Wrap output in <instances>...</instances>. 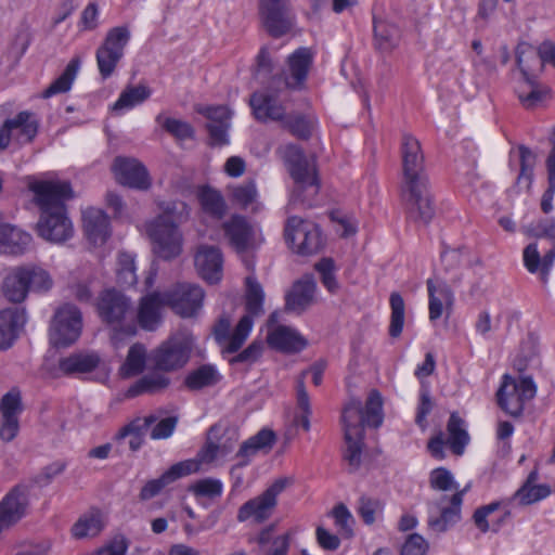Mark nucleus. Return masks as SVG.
Returning a JSON list of instances; mask_svg holds the SVG:
<instances>
[{
	"label": "nucleus",
	"instance_id": "obj_32",
	"mask_svg": "<svg viewBox=\"0 0 555 555\" xmlns=\"http://www.w3.org/2000/svg\"><path fill=\"white\" fill-rule=\"evenodd\" d=\"M427 289L429 297V319L438 320L442 315L443 302L451 305L453 301V293L449 284L436 276L427 280Z\"/></svg>",
	"mask_w": 555,
	"mask_h": 555
},
{
	"label": "nucleus",
	"instance_id": "obj_43",
	"mask_svg": "<svg viewBox=\"0 0 555 555\" xmlns=\"http://www.w3.org/2000/svg\"><path fill=\"white\" fill-rule=\"evenodd\" d=\"M219 431L220 428L217 425H214L208 429L205 444L198 451L197 459L195 460L198 467L202 463L209 464L219 455H225L229 452V449H227L225 446L220 444L218 441Z\"/></svg>",
	"mask_w": 555,
	"mask_h": 555
},
{
	"label": "nucleus",
	"instance_id": "obj_61",
	"mask_svg": "<svg viewBox=\"0 0 555 555\" xmlns=\"http://www.w3.org/2000/svg\"><path fill=\"white\" fill-rule=\"evenodd\" d=\"M315 269L321 273L323 285L330 293H335L338 289V283L334 274V262L331 258H323L317 264Z\"/></svg>",
	"mask_w": 555,
	"mask_h": 555
},
{
	"label": "nucleus",
	"instance_id": "obj_50",
	"mask_svg": "<svg viewBox=\"0 0 555 555\" xmlns=\"http://www.w3.org/2000/svg\"><path fill=\"white\" fill-rule=\"evenodd\" d=\"M156 121L163 127V129L178 140H186L194 137V129L186 121L164 117L162 114L156 117Z\"/></svg>",
	"mask_w": 555,
	"mask_h": 555
},
{
	"label": "nucleus",
	"instance_id": "obj_5",
	"mask_svg": "<svg viewBox=\"0 0 555 555\" xmlns=\"http://www.w3.org/2000/svg\"><path fill=\"white\" fill-rule=\"evenodd\" d=\"M283 159L295 183L288 206L311 207L320 191L314 163L308 160L304 151L295 144L283 149Z\"/></svg>",
	"mask_w": 555,
	"mask_h": 555
},
{
	"label": "nucleus",
	"instance_id": "obj_17",
	"mask_svg": "<svg viewBox=\"0 0 555 555\" xmlns=\"http://www.w3.org/2000/svg\"><path fill=\"white\" fill-rule=\"evenodd\" d=\"M38 132V121L30 112H21L14 118L7 119L0 127V151L5 150L15 133L21 143H30Z\"/></svg>",
	"mask_w": 555,
	"mask_h": 555
},
{
	"label": "nucleus",
	"instance_id": "obj_12",
	"mask_svg": "<svg viewBox=\"0 0 555 555\" xmlns=\"http://www.w3.org/2000/svg\"><path fill=\"white\" fill-rule=\"evenodd\" d=\"M191 344L183 336H172L150 356L153 367L166 373L182 369L191 356Z\"/></svg>",
	"mask_w": 555,
	"mask_h": 555
},
{
	"label": "nucleus",
	"instance_id": "obj_56",
	"mask_svg": "<svg viewBox=\"0 0 555 555\" xmlns=\"http://www.w3.org/2000/svg\"><path fill=\"white\" fill-rule=\"evenodd\" d=\"M551 494V488L547 485H532L521 486L515 492V499L519 501L521 505H530L540 500L547 498Z\"/></svg>",
	"mask_w": 555,
	"mask_h": 555
},
{
	"label": "nucleus",
	"instance_id": "obj_33",
	"mask_svg": "<svg viewBox=\"0 0 555 555\" xmlns=\"http://www.w3.org/2000/svg\"><path fill=\"white\" fill-rule=\"evenodd\" d=\"M516 62L525 82H534L537 73L542 70V67L541 57L533 47L525 42L519 43L516 48Z\"/></svg>",
	"mask_w": 555,
	"mask_h": 555
},
{
	"label": "nucleus",
	"instance_id": "obj_29",
	"mask_svg": "<svg viewBox=\"0 0 555 555\" xmlns=\"http://www.w3.org/2000/svg\"><path fill=\"white\" fill-rule=\"evenodd\" d=\"M26 323L24 309L8 308L0 311V349L12 346Z\"/></svg>",
	"mask_w": 555,
	"mask_h": 555
},
{
	"label": "nucleus",
	"instance_id": "obj_46",
	"mask_svg": "<svg viewBox=\"0 0 555 555\" xmlns=\"http://www.w3.org/2000/svg\"><path fill=\"white\" fill-rule=\"evenodd\" d=\"M550 140L552 150L546 158L548 185L541 198V209L544 214H548L553 209V198L555 195V126Z\"/></svg>",
	"mask_w": 555,
	"mask_h": 555
},
{
	"label": "nucleus",
	"instance_id": "obj_41",
	"mask_svg": "<svg viewBox=\"0 0 555 555\" xmlns=\"http://www.w3.org/2000/svg\"><path fill=\"white\" fill-rule=\"evenodd\" d=\"M202 209L209 216L221 219L225 215L227 205L220 192L210 186H202L197 192Z\"/></svg>",
	"mask_w": 555,
	"mask_h": 555
},
{
	"label": "nucleus",
	"instance_id": "obj_47",
	"mask_svg": "<svg viewBox=\"0 0 555 555\" xmlns=\"http://www.w3.org/2000/svg\"><path fill=\"white\" fill-rule=\"evenodd\" d=\"M104 528L101 514L93 512L80 517L73 526L72 533L77 539L98 535Z\"/></svg>",
	"mask_w": 555,
	"mask_h": 555
},
{
	"label": "nucleus",
	"instance_id": "obj_35",
	"mask_svg": "<svg viewBox=\"0 0 555 555\" xmlns=\"http://www.w3.org/2000/svg\"><path fill=\"white\" fill-rule=\"evenodd\" d=\"M400 30L391 22L383 18H374L375 44L380 51H391L400 41Z\"/></svg>",
	"mask_w": 555,
	"mask_h": 555
},
{
	"label": "nucleus",
	"instance_id": "obj_52",
	"mask_svg": "<svg viewBox=\"0 0 555 555\" xmlns=\"http://www.w3.org/2000/svg\"><path fill=\"white\" fill-rule=\"evenodd\" d=\"M117 281L120 285L132 286L137 283L134 258L128 253H120L117 262Z\"/></svg>",
	"mask_w": 555,
	"mask_h": 555
},
{
	"label": "nucleus",
	"instance_id": "obj_48",
	"mask_svg": "<svg viewBox=\"0 0 555 555\" xmlns=\"http://www.w3.org/2000/svg\"><path fill=\"white\" fill-rule=\"evenodd\" d=\"M22 270L26 273L29 291L42 293L52 288L53 280L47 270L35 264L22 266Z\"/></svg>",
	"mask_w": 555,
	"mask_h": 555
},
{
	"label": "nucleus",
	"instance_id": "obj_57",
	"mask_svg": "<svg viewBox=\"0 0 555 555\" xmlns=\"http://www.w3.org/2000/svg\"><path fill=\"white\" fill-rule=\"evenodd\" d=\"M526 85L529 90H518V99L525 108L533 109L543 102L548 91L546 89H541L537 85V78L534 79V82H526Z\"/></svg>",
	"mask_w": 555,
	"mask_h": 555
},
{
	"label": "nucleus",
	"instance_id": "obj_20",
	"mask_svg": "<svg viewBox=\"0 0 555 555\" xmlns=\"http://www.w3.org/2000/svg\"><path fill=\"white\" fill-rule=\"evenodd\" d=\"M118 183L138 190H147L151 179L146 168L134 158L116 157L112 166Z\"/></svg>",
	"mask_w": 555,
	"mask_h": 555
},
{
	"label": "nucleus",
	"instance_id": "obj_59",
	"mask_svg": "<svg viewBox=\"0 0 555 555\" xmlns=\"http://www.w3.org/2000/svg\"><path fill=\"white\" fill-rule=\"evenodd\" d=\"M339 533L349 539L353 535V517L347 506L343 503L337 504L331 512Z\"/></svg>",
	"mask_w": 555,
	"mask_h": 555
},
{
	"label": "nucleus",
	"instance_id": "obj_55",
	"mask_svg": "<svg viewBox=\"0 0 555 555\" xmlns=\"http://www.w3.org/2000/svg\"><path fill=\"white\" fill-rule=\"evenodd\" d=\"M253 327V320L250 317H242L238 321L233 334L229 335V338L225 340V351L229 353L236 352L244 344L248 334Z\"/></svg>",
	"mask_w": 555,
	"mask_h": 555
},
{
	"label": "nucleus",
	"instance_id": "obj_31",
	"mask_svg": "<svg viewBox=\"0 0 555 555\" xmlns=\"http://www.w3.org/2000/svg\"><path fill=\"white\" fill-rule=\"evenodd\" d=\"M82 222L85 233L93 244H102L109 237V220L103 210L87 208L82 212Z\"/></svg>",
	"mask_w": 555,
	"mask_h": 555
},
{
	"label": "nucleus",
	"instance_id": "obj_53",
	"mask_svg": "<svg viewBox=\"0 0 555 555\" xmlns=\"http://www.w3.org/2000/svg\"><path fill=\"white\" fill-rule=\"evenodd\" d=\"M281 125L298 139L308 140L311 137L312 125L300 114H286Z\"/></svg>",
	"mask_w": 555,
	"mask_h": 555
},
{
	"label": "nucleus",
	"instance_id": "obj_54",
	"mask_svg": "<svg viewBox=\"0 0 555 555\" xmlns=\"http://www.w3.org/2000/svg\"><path fill=\"white\" fill-rule=\"evenodd\" d=\"M189 491H191L196 498L216 499L221 496L223 485L219 479L208 477L192 483Z\"/></svg>",
	"mask_w": 555,
	"mask_h": 555
},
{
	"label": "nucleus",
	"instance_id": "obj_30",
	"mask_svg": "<svg viewBox=\"0 0 555 555\" xmlns=\"http://www.w3.org/2000/svg\"><path fill=\"white\" fill-rule=\"evenodd\" d=\"M31 235L21 229L10 225H0V253L11 256L25 254L31 243Z\"/></svg>",
	"mask_w": 555,
	"mask_h": 555
},
{
	"label": "nucleus",
	"instance_id": "obj_13",
	"mask_svg": "<svg viewBox=\"0 0 555 555\" xmlns=\"http://www.w3.org/2000/svg\"><path fill=\"white\" fill-rule=\"evenodd\" d=\"M167 307L182 318H192L203 307L204 289L192 283H178L164 291Z\"/></svg>",
	"mask_w": 555,
	"mask_h": 555
},
{
	"label": "nucleus",
	"instance_id": "obj_58",
	"mask_svg": "<svg viewBox=\"0 0 555 555\" xmlns=\"http://www.w3.org/2000/svg\"><path fill=\"white\" fill-rule=\"evenodd\" d=\"M158 421V415L156 413H152L145 417H138L124 426L118 434L116 435V438L118 440L124 439L128 436H144V433L147 430V428L156 423Z\"/></svg>",
	"mask_w": 555,
	"mask_h": 555
},
{
	"label": "nucleus",
	"instance_id": "obj_44",
	"mask_svg": "<svg viewBox=\"0 0 555 555\" xmlns=\"http://www.w3.org/2000/svg\"><path fill=\"white\" fill-rule=\"evenodd\" d=\"M146 364V349L142 344H134L130 347L125 362L120 366L122 377H132L141 374Z\"/></svg>",
	"mask_w": 555,
	"mask_h": 555
},
{
	"label": "nucleus",
	"instance_id": "obj_1",
	"mask_svg": "<svg viewBox=\"0 0 555 555\" xmlns=\"http://www.w3.org/2000/svg\"><path fill=\"white\" fill-rule=\"evenodd\" d=\"M403 180L401 198L409 220L427 225L436 214L420 141L410 133L401 142Z\"/></svg>",
	"mask_w": 555,
	"mask_h": 555
},
{
	"label": "nucleus",
	"instance_id": "obj_2",
	"mask_svg": "<svg viewBox=\"0 0 555 555\" xmlns=\"http://www.w3.org/2000/svg\"><path fill=\"white\" fill-rule=\"evenodd\" d=\"M34 193V203L40 210L37 231L42 238L63 243L74 233L73 223L67 216L65 202L74 197L69 182L34 181L29 184Z\"/></svg>",
	"mask_w": 555,
	"mask_h": 555
},
{
	"label": "nucleus",
	"instance_id": "obj_39",
	"mask_svg": "<svg viewBox=\"0 0 555 555\" xmlns=\"http://www.w3.org/2000/svg\"><path fill=\"white\" fill-rule=\"evenodd\" d=\"M220 379L221 375L214 365L203 364L186 375L184 385L190 390H201L215 386Z\"/></svg>",
	"mask_w": 555,
	"mask_h": 555
},
{
	"label": "nucleus",
	"instance_id": "obj_36",
	"mask_svg": "<svg viewBox=\"0 0 555 555\" xmlns=\"http://www.w3.org/2000/svg\"><path fill=\"white\" fill-rule=\"evenodd\" d=\"M100 363V358L95 353H73L59 361L60 370L66 374L89 373Z\"/></svg>",
	"mask_w": 555,
	"mask_h": 555
},
{
	"label": "nucleus",
	"instance_id": "obj_11",
	"mask_svg": "<svg viewBox=\"0 0 555 555\" xmlns=\"http://www.w3.org/2000/svg\"><path fill=\"white\" fill-rule=\"evenodd\" d=\"M130 39V31L126 26L109 29L103 43L96 50V63L103 79L112 76L118 62L124 55V50Z\"/></svg>",
	"mask_w": 555,
	"mask_h": 555
},
{
	"label": "nucleus",
	"instance_id": "obj_21",
	"mask_svg": "<svg viewBox=\"0 0 555 555\" xmlns=\"http://www.w3.org/2000/svg\"><path fill=\"white\" fill-rule=\"evenodd\" d=\"M164 292H152L141 297L137 322L145 331H155L163 321V308L167 307Z\"/></svg>",
	"mask_w": 555,
	"mask_h": 555
},
{
	"label": "nucleus",
	"instance_id": "obj_62",
	"mask_svg": "<svg viewBox=\"0 0 555 555\" xmlns=\"http://www.w3.org/2000/svg\"><path fill=\"white\" fill-rule=\"evenodd\" d=\"M158 415V421H156L155 426L151 430V438L153 440H160L169 438L175 431L178 424V416H168L160 420V415Z\"/></svg>",
	"mask_w": 555,
	"mask_h": 555
},
{
	"label": "nucleus",
	"instance_id": "obj_10",
	"mask_svg": "<svg viewBox=\"0 0 555 555\" xmlns=\"http://www.w3.org/2000/svg\"><path fill=\"white\" fill-rule=\"evenodd\" d=\"M288 485L291 480L286 477L274 480L261 494L248 500L238 508L237 520L244 522L254 518L257 524H261L270 518L278 504V496Z\"/></svg>",
	"mask_w": 555,
	"mask_h": 555
},
{
	"label": "nucleus",
	"instance_id": "obj_37",
	"mask_svg": "<svg viewBox=\"0 0 555 555\" xmlns=\"http://www.w3.org/2000/svg\"><path fill=\"white\" fill-rule=\"evenodd\" d=\"M2 291L4 296L12 302H22L26 299L29 292L26 273L22 267H17L9 273L3 282Z\"/></svg>",
	"mask_w": 555,
	"mask_h": 555
},
{
	"label": "nucleus",
	"instance_id": "obj_45",
	"mask_svg": "<svg viewBox=\"0 0 555 555\" xmlns=\"http://www.w3.org/2000/svg\"><path fill=\"white\" fill-rule=\"evenodd\" d=\"M151 89L144 85L128 86L114 103V111L129 109L143 103L151 96Z\"/></svg>",
	"mask_w": 555,
	"mask_h": 555
},
{
	"label": "nucleus",
	"instance_id": "obj_63",
	"mask_svg": "<svg viewBox=\"0 0 555 555\" xmlns=\"http://www.w3.org/2000/svg\"><path fill=\"white\" fill-rule=\"evenodd\" d=\"M231 195L234 202H236L242 207H246L251 204L257 196L256 185L250 181L234 186L231 191Z\"/></svg>",
	"mask_w": 555,
	"mask_h": 555
},
{
	"label": "nucleus",
	"instance_id": "obj_6",
	"mask_svg": "<svg viewBox=\"0 0 555 555\" xmlns=\"http://www.w3.org/2000/svg\"><path fill=\"white\" fill-rule=\"evenodd\" d=\"M96 310L102 322L127 335L137 333L134 309L130 297L115 288L104 289L98 298Z\"/></svg>",
	"mask_w": 555,
	"mask_h": 555
},
{
	"label": "nucleus",
	"instance_id": "obj_3",
	"mask_svg": "<svg viewBox=\"0 0 555 555\" xmlns=\"http://www.w3.org/2000/svg\"><path fill=\"white\" fill-rule=\"evenodd\" d=\"M383 398L379 391L372 389L365 405L358 398H350L341 411V425L346 448L343 453L348 463L349 472L353 473L361 466L364 449V428H377L383 423Z\"/></svg>",
	"mask_w": 555,
	"mask_h": 555
},
{
	"label": "nucleus",
	"instance_id": "obj_22",
	"mask_svg": "<svg viewBox=\"0 0 555 555\" xmlns=\"http://www.w3.org/2000/svg\"><path fill=\"white\" fill-rule=\"evenodd\" d=\"M194 262L198 274L206 282L215 284L221 280L223 258L218 247L201 245Z\"/></svg>",
	"mask_w": 555,
	"mask_h": 555
},
{
	"label": "nucleus",
	"instance_id": "obj_28",
	"mask_svg": "<svg viewBox=\"0 0 555 555\" xmlns=\"http://www.w3.org/2000/svg\"><path fill=\"white\" fill-rule=\"evenodd\" d=\"M267 341L273 349L286 353L299 352L307 346V340L297 331L285 325H279L269 332Z\"/></svg>",
	"mask_w": 555,
	"mask_h": 555
},
{
	"label": "nucleus",
	"instance_id": "obj_51",
	"mask_svg": "<svg viewBox=\"0 0 555 555\" xmlns=\"http://www.w3.org/2000/svg\"><path fill=\"white\" fill-rule=\"evenodd\" d=\"M518 151L520 157V172L517 178V184L520 185L525 183V188L529 190L533 179L535 155L529 147L525 145H520Z\"/></svg>",
	"mask_w": 555,
	"mask_h": 555
},
{
	"label": "nucleus",
	"instance_id": "obj_49",
	"mask_svg": "<svg viewBox=\"0 0 555 555\" xmlns=\"http://www.w3.org/2000/svg\"><path fill=\"white\" fill-rule=\"evenodd\" d=\"M389 305L391 309L389 335L397 338L403 330L405 305L402 296L397 292L390 294Z\"/></svg>",
	"mask_w": 555,
	"mask_h": 555
},
{
	"label": "nucleus",
	"instance_id": "obj_34",
	"mask_svg": "<svg viewBox=\"0 0 555 555\" xmlns=\"http://www.w3.org/2000/svg\"><path fill=\"white\" fill-rule=\"evenodd\" d=\"M312 63V53L310 49L300 48L288 57L291 77L293 82L286 81L289 88L300 87L307 78L309 67Z\"/></svg>",
	"mask_w": 555,
	"mask_h": 555
},
{
	"label": "nucleus",
	"instance_id": "obj_16",
	"mask_svg": "<svg viewBox=\"0 0 555 555\" xmlns=\"http://www.w3.org/2000/svg\"><path fill=\"white\" fill-rule=\"evenodd\" d=\"M259 15L270 36L280 38L292 28L287 0H260Z\"/></svg>",
	"mask_w": 555,
	"mask_h": 555
},
{
	"label": "nucleus",
	"instance_id": "obj_15",
	"mask_svg": "<svg viewBox=\"0 0 555 555\" xmlns=\"http://www.w3.org/2000/svg\"><path fill=\"white\" fill-rule=\"evenodd\" d=\"M28 507V487L25 485L14 486L0 501V533L24 518Z\"/></svg>",
	"mask_w": 555,
	"mask_h": 555
},
{
	"label": "nucleus",
	"instance_id": "obj_9",
	"mask_svg": "<svg viewBox=\"0 0 555 555\" xmlns=\"http://www.w3.org/2000/svg\"><path fill=\"white\" fill-rule=\"evenodd\" d=\"M537 393V387L530 377H522L519 382L509 375L503 376V382L496 392L499 406L511 416L521 415L526 402Z\"/></svg>",
	"mask_w": 555,
	"mask_h": 555
},
{
	"label": "nucleus",
	"instance_id": "obj_23",
	"mask_svg": "<svg viewBox=\"0 0 555 555\" xmlns=\"http://www.w3.org/2000/svg\"><path fill=\"white\" fill-rule=\"evenodd\" d=\"M317 283L312 275L296 281L285 296V311L302 313L314 302Z\"/></svg>",
	"mask_w": 555,
	"mask_h": 555
},
{
	"label": "nucleus",
	"instance_id": "obj_8",
	"mask_svg": "<svg viewBox=\"0 0 555 555\" xmlns=\"http://www.w3.org/2000/svg\"><path fill=\"white\" fill-rule=\"evenodd\" d=\"M81 330V311L73 304H64L55 310L51 320L50 343L55 347H67L79 338Z\"/></svg>",
	"mask_w": 555,
	"mask_h": 555
},
{
	"label": "nucleus",
	"instance_id": "obj_60",
	"mask_svg": "<svg viewBox=\"0 0 555 555\" xmlns=\"http://www.w3.org/2000/svg\"><path fill=\"white\" fill-rule=\"evenodd\" d=\"M429 483L433 489L439 491L457 489L453 475L444 467H438L430 473Z\"/></svg>",
	"mask_w": 555,
	"mask_h": 555
},
{
	"label": "nucleus",
	"instance_id": "obj_40",
	"mask_svg": "<svg viewBox=\"0 0 555 555\" xmlns=\"http://www.w3.org/2000/svg\"><path fill=\"white\" fill-rule=\"evenodd\" d=\"M245 310L244 317H256L263 314L264 292L262 286L254 276L246 278Z\"/></svg>",
	"mask_w": 555,
	"mask_h": 555
},
{
	"label": "nucleus",
	"instance_id": "obj_4",
	"mask_svg": "<svg viewBox=\"0 0 555 555\" xmlns=\"http://www.w3.org/2000/svg\"><path fill=\"white\" fill-rule=\"evenodd\" d=\"M160 214L146 223V233L152 241L154 254L171 260L183 250V235L179 225L190 217V208L182 201L163 202L158 205Z\"/></svg>",
	"mask_w": 555,
	"mask_h": 555
},
{
	"label": "nucleus",
	"instance_id": "obj_38",
	"mask_svg": "<svg viewBox=\"0 0 555 555\" xmlns=\"http://www.w3.org/2000/svg\"><path fill=\"white\" fill-rule=\"evenodd\" d=\"M79 67L80 59L78 56L73 57L66 65L64 72L43 90L41 96L49 99L53 95L69 91L77 77Z\"/></svg>",
	"mask_w": 555,
	"mask_h": 555
},
{
	"label": "nucleus",
	"instance_id": "obj_42",
	"mask_svg": "<svg viewBox=\"0 0 555 555\" xmlns=\"http://www.w3.org/2000/svg\"><path fill=\"white\" fill-rule=\"evenodd\" d=\"M447 429L449 434L447 442L451 451L456 455H462L469 441V436L464 428V421L456 413H452Z\"/></svg>",
	"mask_w": 555,
	"mask_h": 555
},
{
	"label": "nucleus",
	"instance_id": "obj_27",
	"mask_svg": "<svg viewBox=\"0 0 555 555\" xmlns=\"http://www.w3.org/2000/svg\"><path fill=\"white\" fill-rule=\"evenodd\" d=\"M171 385L168 373L155 369L133 383L126 392L128 398H134L143 393L157 395L164 392Z\"/></svg>",
	"mask_w": 555,
	"mask_h": 555
},
{
	"label": "nucleus",
	"instance_id": "obj_64",
	"mask_svg": "<svg viewBox=\"0 0 555 555\" xmlns=\"http://www.w3.org/2000/svg\"><path fill=\"white\" fill-rule=\"evenodd\" d=\"M427 548L425 539L417 533H412L402 545L401 555H425Z\"/></svg>",
	"mask_w": 555,
	"mask_h": 555
},
{
	"label": "nucleus",
	"instance_id": "obj_24",
	"mask_svg": "<svg viewBox=\"0 0 555 555\" xmlns=\"http://www.w3.org/2000/svg\"><path fill=\"white\" fill-rule=\"evenodd\" d=\"M222 229L230 245L236 251H246L250 246L254 231L245 217L240 215L232 216L228 221L223 222Z\"/></svg>",
	"mask_w": 555,
	"mask_h": 555
},
{
	"label": "nucleus",
	"instance_id": "obj_7",
	"mask_svg": "<svg viewBox=\"0 0 555 555\" xmlns=\"http://www.w3.org/2000/svg\"><path fill=\"white\" fill-rule=\"evenodd\" d=\"M284 237L288 247L301 256L318 254L324 247V238L320 227L298 216L287 218Z\"/></svg>",
	"mask_w": 555,
	"mask_h": 555
},
{
	"label": "nucleus",
	"instance_id": "obj_14",
	"mask_svg": "<svg viewBox=\"0 0 555 555\" xmlns=\"http://www.w3.org/2000/svg\"><path fill=\"white\" fill-rule=\"evenodd\" d=\"M469 486L448 498L442 495L438 501L430 503L428 527L437 533L447 531L450 527L454 526L461 519V508L463 496L468 491Z\"/></svg>",
	"mask_w": 555,
	"mask_h": 555
},
{
	"label": "nucleus",
	"instance_id": "obj_19",
	"mask_svg": "<svg viewBox=\"0 0 555 555\" xmlns=\"http://www.w3.org/2000/svg\"><path fill=\"white\" fill-rule=\"evenodd\" d=\"M198 472V464L193 460H185L170 466L160 477L149 480L141 489L139 498L141 501H147L158 495L164 488L175 482L179 478L189 476Z\"/></svg>",
	"mask_w": 555,
	"mask_h": 555
},
{
	"label": "nucleus",
	"instance_id": "obj_25",
	"mask_svg": "<svg viewBox=\"0 0 555 555\" xmlns=\"http://www.w3.org/2000/svg\"><path fill=\"white\" fill-rule=\"evenodd\" d=\"M275 440L276 436L274 431L263 428L255 436L244 441L240 447L236 456L243 457L245 460L232 467L231 475L234 476L238 469L246 466L249 462V457L255 455L257 452L263 451L264 453H268L275 443Z\"/></svg>",
	"mask_w": 555,
	"mask_h": 555
},
{
	"label": "nucleus",
	"instance_id": "obj_26",
	"mask_svg": "<svg viewBox=\"0 0 555 555\" xmlns=\"http://www.w3.org/2000/svg\"><path fill=\"white\" fill-rule=\"evenodd\" d=\"M250 106L256 119L260 121H282L286 115L285 107L278 101L276 96L264 91L255 92L250 96Z\"/></svg>",
	"mask_w": 555,
	"mask_h": 555
},
{
	"label": "nucleus",
	"instance_id": "obj_18",
	"mask_svg": "<svg viewBox=\"0 0 555 555\" xmlns=\"http://www.w3.org/2000/svg\"><path fill=\"white\" fill-rule=\"evenodd\" d=\"M23 411L21 392L12 389L0 400V439L11 442L20 431V414Z\"/></svg>",
	"mask_w": 555,
	"mask_h": 555
}]
</instances>
